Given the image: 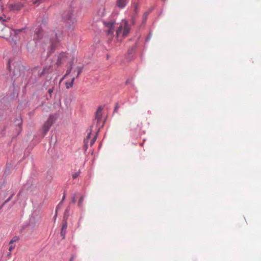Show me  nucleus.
Listing matches in <instances>:
<instances>
[{
	"instance_id": "20",
	"label": "nucleus",
	"mask_w": 261,
	"mask_h": 261,
	"mask_svg": "<svg viewBox=\"0 0 261 261\" xmlns=\"http://www.w3.org/2000/svg\"><path fill=\"white\" fill-rule=\"evenodd\" d=\"M77 195V193H75L74 194L72 199V200H71L72 203H75L76 202V198Z\"/></svg>"
},
{
	"instance_id": "36",
	"label": "nucleus",
	"mask_w": 261,
	"mask_h": 261,
	"mask_svg": "<svg viewBox=\"0 0 261 261\" xmlns=\"http://www.w3.org/2000/svg\"><path fill=\"white\" fill-rule=\"evenodd\" d=\"M90 133H89V134H88V135L87 136V139L90 137Z\"/></svg>"
},
{
	"instance_id": "25",
	"label": "nucleus",
	"mask_w": 261,
	"mask_h": 261,
	"mask_svg": "<svg viewBox=\"0 0 261 261\" xmlns=\"http://www.w3.org/2000/svg\"><path fill=\"white\" fill-rule=\"evenodd\" d=\"M54 91V88L49 89L48 91V93L50 94V97H51V93H53Z\"/></svg>"
},
{
	"instance_id": "33",
	"label": "nucleus",
	"mask_w": 261,
	"mask_h": 261,
	"mask_svg": "<svg viewBox=\"0 0 261 261\" xmlns=\"http://www.w3.org/2000/svg\"><path fill=\"white\" fill-rule=\"evenodd\" d=\"M69 210L67 208L65 212H66V213H68V212H69Z\"/></svg>"
},
{
	"instance_id": "4",
	"label": "nucleus",
	"mask_w": 261,
	"mask_h": 261,
	"mask_svg": "<svg viewBox=\"0 0 261 261\" xmlns=\"http://www.w3.org/2000/svg\"><path fill=\"white\" fill-rule=\"evenodd\" d=\"M115 22L114 21H110L105 23L106 26L108 28V35L110 38H112V35L114 33V28Z\"/></svg>"
},
{
	"instance_id": "21",
	"label": "nucleus",
	"mask_w": 261,
	"mask_h": 261,
	"mask_svg": "<svg viewBox=\"0 0 261 261\" xmlns=\"http://www.w3.org/2000/svg\"><path fill=\"white\" fill-rule=\"evenodd\" d=\"M80 175V172H75L72 174V176L73 178L75 179L77 178Z\"/></svg>"
},
{
	"instance_id": "34",
	"label": "nucleus",
	"mask_w": 261,
	"mask_h": 261,
	"mask_svg": "<svg viewBox=\"0 0 261 261\" xmlns=\"http://www.w3.org/2000/svg\"><path fill=\"white\" fill-rule=\"evenodd\" d=\"M11 254V252H9V253L8 254V256H10Z\"/></svg>"
},
{
	"instance_id": "23",
	"label": "nucleus",
	"mask_w": 261,
	"mask_h": 261,
	"mask_svg": "<svg viewBox=\"0 0 261 261\" xmlns=\"http://www.w3.org/2000/svg\"><path fill=\"white\" fill-rule=\"evenodd\" d=\"M133 7H134V11H135L136 13H137V12L138 8V4H136L135 3H134Z\"/></svg>"
},
{
	"instance_id": "1",
	"label": "nucleus",
	"mask_w": 261,
	"mask_h": 261,
	"mask_svg": "<svg viewBox=\"0 0 261 261\" xmlns=\"http://www.w3.org/2000/svg\"><path fill=\"white\" fill-rule=\"evenodd\" d=\"M0 192L1 194H3L4 197L9 195L8 198L6 199L0 206V209H1L5 204L12 199L16 192L15 190L13 189L12 187L10 184L4 182L0 186Z\"/></svg>"
},
{
	"instance_id": "3",
	"label": "nucleus",
	"mask_w": 261,
	"mask_h": 261,
	"mask_svg": "<svg viewBox=\"0 0 261 261\" xmlns=\"http://www.w3.org/2000/svg\"><path fill=\"white\" fill-rule=\"evenodd\" d=\"M56 118L54 116L51 115L49 116L47 121L44 123L43 125L42 129L44 134H46L47 132L49 130L51 126L54 123Z\"/></svg>"
},
{
	"instance_id": "7",
	"label": "nucleus",
	"mask_w": 261,
	"mask_h": 261,
	"mask_svg": "<svg viewBox=\"0 0 261 261\" xmlns=\"http://www.w3.org/2000/svg\"><path fill=\"white\" fill-rule=\"evenodd\" d=\"M67 58L66 54L65 53H62L60 54L58 56L57 61V64L58 65H61L63 62L66 61Z\"/></svg>"
},
{
	"instance_id": "31",
	"label": "nucleus",
	"mask_w": 261,
	"mask_h": 261,
	"mask_svg": "<svg viewBox=\"0 0 261 261\" xmlns=\"http://www.w3.org/2000/svg\"><path fill=\"white\" fill-rule=\"evenodd\" d=\"M148 14V12H146L144 14V16L145 17V18L147 17V15Z\"/></svg>"
},
{
	"instance_id": "9",
	"label": "nucleus",
	"mask_w": 261,
	"mask_h": 261,
	"mask_svg": "<svg viewBox=\"0 0 261 261\" xmlns=\"http://www.w3.org/2000/svg\"><path fill=\"white\" fill-rule=\"evenodd\" d=\"M67 227V223L66 221H65L64 224H63L61 230V236L63 237V238L64 239L65 237L66 234V229Z\"/></svg>"
},
{
	"instance_id": "24",
	"label": "nucleus",
	"mask_w": 261,
	"mask_h": 261,
	"mask_svg": "<svg viewBox=\"0 0 261 261\" xmlns=\"http://www.w3.org/2000/svg\"><path fill=\"white\" fill-rule=\"evenodd\" d=\"M0 5L2 10H4V3L2 1V0H0Z\"/></svg>"
},
{
	"instance_id": "13",
	"label": "nucleus",
	"mask_w": 261,
	"mask_h": 261,
	"mask_svg": "<svg viewBox=\"0 0 261 261\" xmlns=\"http://www.w3.org/2000/svg\"><path fill=\"white\" fill-rule=\"evenodd\" d=\"M84 198L85 197L83 195L80 197L77 203L79 207H82L83 206V202L84 201Z\"/></svg>"
},
{
	"instance_id": "2",
	"label": "nucleus",
	"mask_w": 261,
	"mask_h": 261,
	"mask_svg": "<svg viewBox=\"0 0 261 261\" xmlns=\"http://www.w3.org/2000/svg\"><path fill=\"white\" fill-rule=\"evenodd\" d=\"M130 28L126 21H124L123 23L118 27L116 30V38L118 41H120L122 37H126L129 33Z\"/></svg>"
},
{
	"instance_id": "18",
	"label": "nucleus",
	"mask_w": 261,
	"mask_h": 261,
	"mask_svg": "<svg viewBox=\"0 0 261 261\" xmlns=\"http://www.w3.org/2000/svg\"><path fill=\"white\" fill-rule=\"evenodd\" d=\"M82 69H83L82 67H77L76 68L75 70L77 71L76 77H77L79 76V75L81 74V73L82 72Z\"/></svg>"
},
{
	"instance_id": "19",
	"label": "nucleus",
	"mask_w": 261,
	"mask_h": 261,
	"mask_svg": "<svg viewBox=\"0 0 261 261\" xmlns=\"http://www.w3.org/2000/svg\"><path fill=\"white\" fill-rule=\"evenodd\" d=\"M71 71V67H70L69 68H68L67 69L65 75L62 77V79H61L60 82H61L65 78V76H66L67 75H68L70 73Z\"/></svg>"
},
{
	"instance_id": "27",
	"label": "nucleus",
	"mask_w": 261,
	"mask_h": 261,
	"mask_svg": "<svg viewBox=\"0 0 261 261\" xmlns=\"http://www.w3.org/2000/svg\"><path fill=\"white\" fill-rule=\"evenodd\" d=\"M65 195L64 194L63 196V198L62 199V201H61V203L63 202V201L65 200Z\"/></svg>"
},
{
	"instance_id": "12",
	"label": "nucleus",
	"mask_w": 261,
	"mask_h": 261,
	"mask_svg": "<svg viewBox=\"0 0 261 261\" xmlns=\"http://www.w3.org/2000/svg\"><path fill=\"white\" fill-rule=\"evenodd\" d=\"M71 12L70 11H68V12H65L64 15L63 17L66 19H69L71 17Z\"/></svg>"
},
{
	"instance_id": "30",
	"label": "nucleus",
	"mask_w": 261,
	"mask_h": 261,
	"mask_svg": "<svg viewBox=\"0 0 261 261\" xmlns=\"http://www.w3.org/2000/svg\"><path fill=\"white\" fill-rule=\"evenodd\" d=\"M8 68H9V70H11V69H10V62H9V63H8Z\"/></svg>"
},
{
	"instance_id": "32",
	"label": "nucleus",
	"mask_w": 261,
	"mask_h": 261,
	"mask_svg": "<svg viewBox=\"0 0 261 261\" xmlns=\"http://www.w3.org/2000/svg\"><path fill=\"white\" fill-rule=\"evenodd\" d=\"M21 30H22L21 29H20V30H15V33H16V32H20V31H21Z\"/></svg>"
},
{
	"instance_id": "15",
	"label": "nucleus",
	"mask_w": 261,
	"mask_h": 261,
	"mask_svg": "<svg viewBox=\"0 0 261 261\" xmlns=\"http://www.w3.org/2000/svg\"><path fill=\"white\" fill-rule=\"evenodd\" d=\"M19 238L17 236H14L12 238V239L10 241V244H15V242H17L19 241Z\"/></svg>"
},
{
	"instance_id": "8",
	"label": "nucleus",
	"mask_w": 261,
	"mask_h": 261,
	"mask_svg": "<svg viewBox=\"0 0 261 261\" xmlns=\"http://www.w3.org/2000/svg\"><path fill=\"white\" fill-rule=\"evenodd\" d=\"M127 3V0H117L116 5L119 8H123L126 5Z\"/></svg>"
},
{
	"instance_id": "29",
	"label": "nucleus",
	"mask_w": 261,
	"mask_h": 261,
	"mask_svg": "<svg viewBox=\"0 0 261 261\" xmlns=\"http://www.w3.org/2000/svg\"><path fill=\"white\" fill-rule=\"evenodd\" d=\"M118 108V106L117 105V106H116V107H115V109H114V111H115V112H117Z\"/></svg>"
},
{
	"instance_id": "28",
	"label": "nucleus",
	"mask_w": 261,
	"mask_h": 261,
	"mask_svg": "<svg viewBox=\"0 0 261 261\" xmlns=\"http://www.w3.org/2000/svg\"><path fill=\"white\" fill-rule=\"evenodd\" d=\"M0 21H6V20L4 19L3 17H0Z\"/></svg>"
},
{
	"instance_id": "11",
	"label": "nucleus",
	"mask_w": 261,
	"mask_h": 261,
	"mask_svg": "<svg viewBox=\"0 0 261 261\" xmlns=\"http://www.w3.org/2000/svg\"><path fill=\"white\" fill-rule=\"evenodd\" d=\"M75 78L73 77L71 80V81L70 82H66L65 85L67 89H69L70 88H71L73 86V83L74 81Z\"/></svg>"
},
{
	"instance_id": "37",
	"label": "nucleus",
	"mask_w": 261,
	"mask_h": 261,
	"mask_svg": "<svg viewBox=\"0 0 261 261\" xmlns=\"http://www.w3.org/2000/svg\"><path fill=\"white\" fill-rule=\"evenodd\" d=\"M163 1H165V0H163Z\"/></svg>"
},
{
	"instance_id": "6",
	"label": "nucleus",
	"mask_w": 261,
	"mask_h": 261,
	"mask_svg": "<svg viewBox=\"0 0 261 261\" xmlns=\"http://www.w3.org/2000/svg\"><path fill=\"white\" fill-rule=\"evenodd\" d=\"M102 108L101 107H99L97 109L95 114V121H96L97 124H98L101 119L102 117Z\"/></svg>"
},
{
	"instance_id": "16",
	"label": "nucleus",
	"mask_w": 261,
	"mask_h": 261,
	"mask_svg": "<svg viewBox=\"0 0 261 261\" xmlns=\"http://www.w3.org/2000/svg\"><path fill=\"white\" fill-rule=\"evenodd\" d=\"M46 0H34L33 1V4L34 5H36V6H38L41 3L45 2Z\"/></svg>"
},
{
	"instance_id": "22",
	"label": "nucleus",
	"mask_w": 261,
	"mask_h": 261,
	"mask_svg": "<svg viewBox=\"0 0 261 261\" xmlns=\"http://www.w3.org/2000/svg\"><path fill=\"white\" fill-rule=\"evenodd\" d=\"M96 136H95L94 137V138L91 140V142H90V145L92 146L95 142V141H96Z\"/></svg>"
},
{
	"instance_id": "14",
	"label": "nucleus",
	"mask_w": 261,
	"mask_h": 261,
	"mask_svg": "<svg viewBox=\"0 0 261 261\" xmlns=\"http://www.w3.org/2000/svg\"><path fill=\"white\" fill-rule=\"evenodd\" d=\"M8 29L6 28H4L1 30L0 31V37L2 38H5L8 35H6L4 33V32H6V31H8Z\"/></svg>"
},
{
	"instance_id": "26",
	"label": "nucleus",
	"mask_w": 261,
	"mask_h": 261,
	"mask_svg": "<svg viewBox=\"0 0 261 261\" xmlns=\"http://www.w3.org/2000/svg\"><path fill=\"white\" fill-rule=\"evenodd\" d=\"M74 257H75V256H74L73 255H72L71 256V257H70V259H69V261H73V260H74Z\"/></svg>"
},
{
	"instance_id": "10",
	"label": "nucleus",
	"mask_w": 261,
	"mask_h": 261,
	"mask_svg": "<svg viewBox=\"0 0 261 261\" xmlns=\"http://www.w3.org/2000/svg\"><path fill=\"white\" fill-rule=\"evenodd\" d=\"M35 35L38 39H40L43 36V31L42 29H39L35 33Z\"/></svg>"
},
{
	"instance_id": "17",
	"label": "nucleus",
	"mask_w": 261,
	"mask_h": 261,
	"mask_svg": "<svg viewBox=\"0 0 261 261\" xmlns=\"http://www.w3.org/2000/svg\"><path fill=\"white\" fill-rule=\"evenodd\" d=\"M9 251L12 252V250H13L14 249L16 245L15 244H10V242H9Z\"/></svg>"
},
{
	"instance_id": "5",
	"label": "nucleus",
	"mask_w": 261,
	"mask_h": 261,
	"mask_svg": "<svg viewBox=\"0 0 261 261\" xmlns=\"http://www.w3.org/2000/svg\"><path fill=\"white\" fill-rule=\"evenodd\" d=\"M23 7V5L21 3H16L10 4L8 5L9 10L11 11H18Z\"/></svg>"
},
{
	"instance_id": "35",
	"label": "nucleus",
	"mask_w": 261,
	"mask_h": 261,
	"mask_svg": "<svg viewBox=\"0 0 261 261\" xmlns=\"http://www.w3.org/2000/svg\"><path fill=\"white\" fill-rule=\"evenodd\" d=\"M17 74H19V71H18L17 73H14V75H17Z\"/></svg>"
}]
</instances>
